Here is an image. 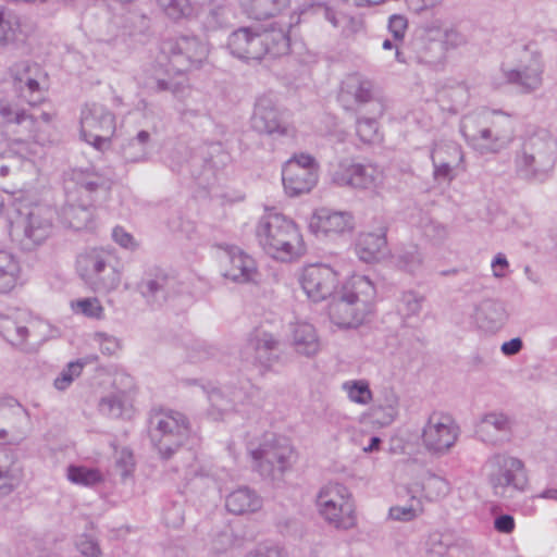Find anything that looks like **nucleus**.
<instances>
[{
	"label": "nucleus",
	"mask_w": 557,
	"mask_h": 557,
	"mask_svg": "<svg viewBox=\"0 0 557 557\" xmlns=\"http://www.w3.org/2000/svg\"><path fill=\"white\" fill-rule=\"evenodd\" d=\"M376 289L364 275L347 281L329 306L331 321L343 329L358 327L373 314Z\"/></svg>",
	"instance_id": "f257e3e1"
},
{
	"label": "nucleus",
	"mask_w": 557,
	"mask_h": 557,
	"mask_svg": "<svg viewBox=\"0 0 557 557\" xmlns=\"http://www.w3.org/2000/svg\"><path fill=\"white\" fill-rule=\"evenodd\" d=\"M293 345L298 354L310 357L320 349V343L313 325L297 323L293 327Z\"/></svg>",
	"instance_id": "a19ab883"
},
{
	"label": "nucleus",
	"mask_w": 557,
	"mask_h": 557,
	"mask_svg": "<svg viewBox=\"0 0 557 557\" xmlns=\"http://www.w3.org/2000/svg\"><path fill=\"white\" fill-rule=\"evenodd\" d=\"M338 274L327 264L317 263L304 268L300 284L314 302L332 296L338 286Z\"/></svg>",
	"instance_id": "f3484780"
},
{
	"label": "nucleus",
	"mask_w": 557,
	"mask_h": 557,
	"mask_svg": "<svg viewBox=\"0 0 557 557\" xmlns=\"http://www.w3.org/2000/svg\"><path fill=\"white\" fill-rule=\"evenodd\" d=\"M251 129L273 139L292 136L294 129L284 112L270 96L257 99L250 117Z\"/></svg>",
	"instance_id": "9d476101"
},
{
	"label": "nucleus",
	"mask_w": 557,
	"mask_h": 557,
	"mask_svg": "<svg viewBox=\"0 0 557 557\" xmlns=\"http://www.w3.org/2000/svg\"><path fill=\"white\" fill-rule=\"evenodd\" d=\"M67 478L71 482L85 486L96 485L102 480L99 470L84 466H70L67 468Z\"/></svg>",
	"instance_id": "3c124183"
},
{
	"label": "nucleus",
	"mask_w": 557,
	"mask_h": 557,
	"mask_svg": "<svg viewBox=\"0 0 557 557\" xmlns=\"http://www.w3.org/2000/svg\"><path fill=\"white\" fill-rule=\"evenodd\" d=\"M99 410L103 414L119 418L123 413V400L117 395L103 397L99 403Z\"/></svg>",
	"instance_id": "e2e57ef3"
},
{
	"label": "nucleus",
	"mask_w": 557,
	"mask_h": 557,
	"mask_svg": "<svg viewBox=\"0 0 557 557\" xmlns=\"http://www.w3.org/2000/svg\"><path fill=\"white\" fill-rule=\"evenodd\" d=\"M424 496L430 500H437L445 497L449 491V483L442 476L429 474L422 483Z\"/></svg>",
	"instance_id": "603ef678"
},
{
	"label": "nucleus",
	"mask_w": 557,
	"mask_h": 557,
	"mask_svg": "<svg viewBox=\"0 0 557 557\" xmlns=\"http://www.w3.org/2000/svg\"><path fill=\"white\" fill-rule=\"evenodd\" d=\"M248 348L255 352V362L270 369L276 363L282 354L280 341L268 332H257L249 338Z\"/></svg>",
	"instance_id": "c756f323"
},
{
	"label": "nucleus",
	"mask_w": 557,
	"mask_h": 557,
	"mask_svg": "<svg viewBox=\"0 0 557 557\" xmlns=\"http://www.w3.org/2000/svg\"><path fill=\"white\" fill-rule=\"evenodd\" d=\"M440 100L449 99L451 101L450 110L454 112L459 111L469 98V91L465 84H457L454 87L444 89L438 92Z\"/></svg>",
	"instance_id": "6e6d98bb"
},
{
	"label": "nucleus",
	"mask_w": 557,
	"mask_h": 557,
	"mask_svg": "<svg viewBox=\"0 0 557 557\" xmlns=\"http://www.w3.org/2000/svg\"><path fill=\"white\" fill-rule=\"evenodd\" d=\"M226 509L234 515L256 512L262 507V498L248 486H242L226 496Z\"/></svg>",
	"instance_id": "c9c22d12"
},
{
	"label": "nucleus",
	"mask_w": 557,
	"mask_h": 557,
	"mask_svg": "<svg viewBox=\"0 0 557 557\" xmlns=\"http://www.w3.org/2000/svg\"><path fill=\"white\" fill-rule=\"evenodd\" d=\"M45 78L46 74L36 63L23 62L15 66L14 79L32 109L44 100L45 92L40 86V79Z\"/></svg>",
	"instance_id": "b1692460"
},
{
	"label": "nucleus",
	"mask_w": 557,
	"mask_h": 557,
	"mask_svg": "<svg viewBox=\"0 0 557 557\" xmlns=\"http://www.w3.org/2000/svg\"><path fill=\"white\" fill-rule=\"evenodd\" d=\"M317 505L323 518L335 528L348 530L355 525V505L343 504L339 507L331 500L317 502Z\"/></svg>",
	"instance_id": "4c0bfd02"
},
{
	"label": "nucleus",
	"mask_w": 557,
	"mask_h": 557,
	"mask_svg": "<svg viewBox=\"0 0 557 557\" xmlns=\"http://www.w3.org/2000/svg\"><path fill=\"white\" fill-rule=\"evenodd\" d=\"M357 114L356 132L358 137L363 143H374L379 137L376 117L380 115H372L369 113V109L361 110V112L358 111Z\"/></svg>",
	"instance_id": "de8ad7c7"
},
{
	"label": "nucleus",
	"mask_w": 557,
	"mask_h": 557,
	"mask_svg": "<svg viewBox=\"0 0 557 557\" xmlns=\"http://www.w3.org/2000/svg\"><path fill=\"white\" fill-rule=\"evenodd\" d=\"M282 181L289 196L309 193L318 181L314 159L309 154L289 159L283 166Z\"/></svg>",
	"instance_id": "2eb2a0df"
},
{
	"label": "nucleus",
	"mask_w": 557,
	"mask_h": 557,
	"mask_svg": "<svg viewBox=\"0 0 557 557\" xmlns=\"http://www.w3.org/2000/svg\"><path fill=\"white\" fill-rule=\"evenodd\" d=\"M255 470L272 483L282 482L298 460V453L290 440L281 435L265 436L251 451Z\"/></svg>",
	"instance_id": "7ed1b4c3"
},
{
	"label": "nucleus",
	"mask_w": 557,
	"mask_h": 557,
	"mask_svg": "<svg viewBox=\"0 0 557 557\" xmlns=\"http://www.w3.org/2000/svg\"><path fill=\"white\" fill-rule=\"evenodd\" d=\"M505 305L496 299H484L476 308V321L481 329L496 332L507 320Z\"/></svg>",
	"instance_id": "f704fd0d"
},
{
	"label": "nucleus",
	"mask_w": 557,
	"mask_h": 557,
	"mask_svg": "<svg viewBox=\"0 0 557 557\" xmlns=\"http://www.w3.org/2000/svg\"><path fill=\"white\" fill-rule=\"evenodd\" d=\"M148 432L160 458L169 460L186 443L191 428L184 413L170 410L151 414Z\"/></svg>",
	"instance_id": "20e7f679"
},
{
	"label": "nucleus",
	"mask_w": 557,
	"mask_h": 557,
	"mask_svg": "<svg viewBox=\"0 0 557 557\" xmlns=\"http://www.w3.org/2000/svg\"><path fill=\"white\" fill-rule=\"evenodd\" d=\"M66 197V203L60 212L62 223L75 231L89 228L94 221V206L79 200L73 193H67Z\"/></svg>",
	"instance_id": "bb28decb"
},
{
	"label": "nucleus",
	"mask_w": 557,
	"mask_h": 557,
	"mask_svg": "<svg viewBox=\"0 0 557 557\" xmlns=\"http://www.w3.org/2000/svg\"><path fill=\"white\" fill-rule=\"evenodd\" d=\"M110 27L114 28L112 34L101 37L99 41L116 45L119 40H124L126 36L136 37L146 35L150 28V20L143 13L127 12L121 16L114 17Z\"/></svg>",
	"instance_id": "5701e85b"
},
{
	"label": "nucleus",
	"mask_w": 557,
	"mask_h": 557,
	"mask_svg": "<svg viewBox=\"0 0 557 557\" xmlns=\"http://www.w3.org/2000/svg\"><path fill=\"white\" fill-rule=\"evenodd\" d=\"M76 547L85 557H100L101 549L98 542L90 535L83 534L76 541Z\"/></svg>",
	"instance_id": "0e129e2a"
},
{
	"label": "nucleus",
	"mask_w": 557,
	"mask_h": 557,
	"mask_svg": "<svg viewBox=\"0 0 557 557\" xmlns=\"http://www.w3.org/2000/svg\"><path fill=\"white\" fill-rule=\"evenodd\" d=\"M135 461L133 453L128 448H123L116 459V468L123 479H126L134 470Z\"/></svg>",
	"instance_id": "338daca9"
},
{
	"label": "nucleus",
	"mask_w": 557,
	"mask_h": 557,
	"mask_svg": "<svg viewBox=\"0 0 557 557\" xmlns=\"http://www.w3.org/2000/svg\"><path fill=\"white\" fill-rule=\"evenodd\" d=\"M136 289L151 308H161L177 293L175 277L157 267L144 273Z\"/></svg>",
	"instance_id": "dca6fc26"
},
{
	"label": "nucleus",
	"mask_w": 557,
	"mask_h": 557,
	"mask_svg": "<svg viewBox=\"0 0 557 557\" xmlns=\"http://www.w3.org/2000/svg\"><path fill=\"white\" fill-rule=\"evenodd\" d=\"M262 42L267 55L277 58L289 51V37L283 29L262 30Z\"/></svg>",
	"instance_id": "49530a36"
},
{
	"label": "nucleus",
	"mask_w": 557,
	"mask_h": 557,
	"mask_svg": "<svg viewBox=\"0 0 557 557\" xmlns=\"http://www.w3.org/2000/svg\"><path fill=\"white\" fill-rule=\"evenodd\" d=\"M423 262V256L417 246H409L397 256V264L403 270L414 273Z\"/></svg>",
	"instance_id": "5fc2aeb1"
},
{
	"label": "nucleus",
	"mask_w": 557,
	"mask_h": 557,
	"mask_svg": "<svg viewBox=\"0 0 557 557\" xmlns=\"http://www.w3.org/2000/svg\"><path fill=\"white\" fill-rule=\"evenodd\" d=\"M507 127L499 128L495 122H492L491 126L486 124L480 128L479 144L473 145L486 150L496 151L505 143L509 141L512 136L511 123L508 116L505 119Z\"/></svg>",
	"instance_id": "ea45409f"
},
{
	"label": "nucleus",
	"mask_w": 557,
	"mask_h": 557,
	"mask_svg": "<svg viewBox=\"0 0 557 557\" xmlns=\"http://www.w3.org/2000/svg\"><path fill=\"white\" fill-rule=\"evenodd\" d=\"M110 256L103 250L92 249L77 259V272L95 290H107L117 283L114 268L108 264Z\"/></svg>",
	"instance_id": "9b49d317"
},
{
	"label": "nucleus",
	"mask_w": 557,
	"mask_h": 557,
	"mask_svg": "<svg viewBox=\"0 0 557 557\" xmlns=\"http://www.w3.org/2000/svg\"><path fill=\"white\" fill-rule=\"evenodd\" d=\"M507 83L515 85L520 92L531 94L543 84V66L537 59L513 70L504 71Z\"/></svg>",
	"instance_id": "cd10ccee"
},
{
	"label": "nucleus",
	"mask_w": 557,
	"mask_h": 557,
	"mask_svg": "<svg viewBox=\"0 0 557 557\" xmlns=\"http://www.w3.org/2000/svg\"><path fill=\"white\" fill-rule=\"evenodd\" d=\"M230 269L224 272L226 278L236 283L253 282L258 274L256 261L239 248L228 251Z\"/></svg>",
	"instance_id": "473e14b6"
},
{
	"label": "nucleus",
	"mask_w": 557,
	"mask_h": 557,
	"mask_svg": "<svg viewBox=\"0 0 557 557\" xmlns=\"http://www.w3.org/2000/svg\"><path fill=\"white\" fill-rule=\"evenodd\" d=\"M428 557H469L468 550L441 534H433L428 542Z\"/></svg>",
	"instance_id": "a18cd8bd"
},
{
	"label": "nucleus",
	"mask_w": 557,
	"mask_h": 557,
	"mask_svg": "<svg viewBox=\"0 0 557 557\" xmlns=\"http://www.w3.org/2000/svg\"><path fill=\"white\" fill-rule=\"evenodd\" d=\"M345 387L348 391L349 398L357 404L367 405L372 399V392L364 381H355L351 385L346 383Z\"/></svg>",
	"instance_id": "bf43d9fd"
},
{
	"label": "nucleus",
	"mask_w": 557,
	"mask_h": 557,
	"mask_svg": "<svg viewBox=\"0 0 557 557\" xmlns=\"http://www.w3.org/2000/svg\"><path fill=\"white\" fill-rule=\"evenodd\" d=\"M511 430L510 419L502 412L486 413L476 425V434L487 443H496L507 436Z\"/></svg>",
	"instance_id": "72a5a7b5"
},
{
	"label": "nucleus",
	"mask_w": 557,
	"mask_h": 557,
	"mask_svg": "<svg viewBox=\"0 0 557 557\" xmlns=\"http://www.w3.org/2000/svg\"><path fill=\"white\" fill-rule=\"evenodd\" d=\"M150 88L157 92L170 91L175 97H180L185 92L186 86L173 79H156Z\"/></svg>",
	"instance_id": "69168bd1"
},
{
	"label": "nucleus",
	"mask_w": 557,
	"mask_h": 557,
	"mask_svg": "<svg viewBox=\"0 0 557 557\" xmlns=\"http://www.w3.org/2000/svg\"><path fill=\"white\" fill-rule=\"evenodd\" d=\"M399 398L393 387L385 386L380 391L371 414L381 425L391 424L398 414Z\"/></svg>",
	"instance_id": "e433bc0d"
},
{
	"label": "nucleus",
	"mask_w": 557,
	"mask_h": 557,
	"mask_svg": "<svg viewBox=\"0 0 557 557\" xmlns=\"http://www.w3.org/2000/svg\"><path fill=\"white\" fill-rule=\"evenodd\" d=\"M440 40L444 44V51L455 49L467 44V37L458 29L442 28L438 26Z\"/></svg>",
	"instance_id": "052dcab7"
},
{
	"label": "nucleus",
	"mask_w": 557,
	"mask_h": 557,
	"mask_svg": "<svg viewBox=\"0 0 557 557\" xmlns=\"http://www.w3.org/2000/svg\"><path fill=\"white\" fill-rule=\"evenodd\" d=\"M83 364L78 361L70 362L60 375L54 380V387L59 391H64L70 386L75 376L82 373Z\"/></svg>",
	"instance_id": "680f3d73"
},
{
	"label": "nucleus",
	"mask_w": 557,
	"mask_h": 557,
	"mask_svg": "<svg viewBox=\"0 0 557 557\" xmlns=\"http://www.w3.org/2000/svg\"><path fill=\"white\" fill-rule=\"evenodd\" d=\"M412 59L433 71H442L446 64L444 44L440 40L438 26H426L416 33L410 41Z\"/></svg>",
	"instance_id": "ddd939ff"
},
{
	"label": "nucleus",
	"mask_w": 557,
	"mask_h": 557,
	"mask_svg": "<svg viewBox=\"0 0 557 557\" xmlns=\"http://www.w3.org/2000/svg\"><path fill=\"white\" fill-rule=\"evenodd\" d=\"M21 267L13 253L0 250V294H7L16 285Z\"/></svg>",
	"instance_id": "37998d69"
},
{
	"label": "nucleus",
	"mask_w": 557,
	"mask_h": 557,
	"mask_svg": "<svg viewBox=\"0 0 557 557\" xmlns=\"http://www.w3.org/2000/svg\"><path fill=\"white\" fill-rule=\"evenodd\" d=\"M164 13L173 18L180 20L189 16L193 8L188 0H157Z\"/></svg>",
	"instance_id": "4d7b16f0"
},
{
	"label": "nucleus",
	"mask_w": 557,
	"mask_h": 557,
	"mask_svg": "<svg viewBox=\"0 0 557 557\" xmlns=\"http://www.w3.org/2000/svg\"><path fill=\"white\" fill-rule=\"evenodd\" d=\"M486 467L490 469L488 482L496 496L511 499L527 488L528 475L520 459L495 454L487 459Z\"/></svg>",
	"instance_id": "423d86ee"
},
{
	"label": "nucleus",
	"mask_w": 557,
	"mask_h": 557,
	"mask_svg": "<svg viewBox=\"0 0 557 557\" xmlns=\"http://www.w3.org/2000/svg\"><path fill=\"white\" fill-rule=\"evenodd\" d=\"M161 52L174 72L185 73L202 63L207 58L208 48L196 36H181L163 40Z\"/></svg>",
	"instance_id": "1a4fd4ad"
},
{
	"label": "nucleus",
	"mask_w": 557,
	"mask_h": 557,
	"mask_svg": "<svg viewBox=\"0 0 557 557\" xmlns=\"http://www.w3.org/2000/svg\"><path fill=\"white\" fill-rule=\"evenodd\" d=\"M386 226H380L377 232L361 233L356 243V253L364 262L379 260L386 248Z\"/></svg>",
	"instance_id": "2f4dec72"
},
{
	"label": "nucleus",
	"mask_w": 557,
	"mask_h": 557,
	"mask_svg": "<svg viewBox=\"0 0 557 557\" xmlns=\"http://www.w3.org/2000/svg\"><path fill=\"white\" fill-rule=\"evenodd\" d=\"M115 132V115L99 103L86 104L81 112V136L98 151L111 146Z\"/></svg>",
	"instance_id": "6e6552de"
},
{
	"label": "nucleus",
	"mask_w": 557,
	"mask_h": 557,
	"mask_svg": "<svg viewBox=\"0 0 557 557\" xmlns=\"http://www.w3.org/2000/svg\"><path fill=\"white\" fill-rule=\"evenodd\" d=\"M76 306L82 313L90 318H99L102 311V307L96 298L81 299Z\"/></svg>",
	"instance_id": "774afa93"
},
{
	"label": "nucleus",
	"mask_w": 557,
	"mask_h": 557,
	"mask_svg": "<svg viewBox=\"0 0 557 557\" xmlns=\"http://www.w3.org/2000/svg\"><path fill=\"white\" fill-rule=\"evenodd\" d=\"M260 395V389L249 382H246L238 388H234L230 392V398L224 397V393L221 389H214L209 394L211 407L216 409L221 414L226 413L235 409L238 404H249L252 406H260L257 399Z\"/></svg>",
	"instance_id": "a878e982"
},
{
	"label": "nucleus",
	"mask_w": 557,
	"mask_h": 557,
	"mask_svg": "<svg viewBox=\"0 0 557 557\" xmlns=\"http://www.w3.org/2000/svg\"><path fill=\"white\" fill-rule=\"evenodd\" d=\"M556 143L546 133L529 137L517 157L518 171L524 177H534L548 172L555 163Z\"/></svg>",
	"instance_id": "0eeeda50"
},
{
	"label": "nucleus",
	"mask_w": 557,
	"mask_h": 557,
	"mask_svg": "<svg viewBox=\"0 0 557 557\" xmlns=\"http://www.w3.org/2000/svg\"><path fill=\"white\" fill-rule=\"evenodd\" d=\"M338 100L346 110L356 112L369 109L372 115H382L383 104L373 97L372 83L354 74L342 84Z\"/></svg>",
	"instance_id": "4468645a"
},
{
	"label": "nucleus",
	"mask_w": 557,
	"mask_h": 557,
	"mask_svg": "<svg viewBox=\"0 0 557 557\" xmlns=\"http://www.w3.org/2000/svg\"><path fill=\"white\" fill-rule=\"evenodd\" d=\"M354 227L352 215L347 211H332L327 208L318 209L310 222V228L324 234L344 233Z\"/></svg>",
	"instance_id": "c85d7f7f"
},
{
	"label": "nucleus",
	"mask_w": 557,
	"mask_h": 557,
	"mask_svg": "<svg viewBox=\"0 0 557 557\" xmlns=\"http://www.w3.org/2000/svg\"><path fill=\"white\" fill-rule=\"evenodd\" d=\"M457 429L453 419L440 412L430 414L422 432V442L430 451L443 454L454 446Z\"/></svg>",
	"instance_id": "a211bd4d"
},
{
	"label": "nucleus",
	"mask_w": 557,
	"mask_h": 557,
	"mask_svg": "<svg viewBox=\"0 0 557 557\" xmlns=\"http://www.w3.org/2000/svg\"><path fill=\"white\" fill-rule=\"evenodd\" d=\"M288 4L289 0H243L248 16L258 21L280 14Z\"/></svg>",
	"instance_id": "79ce46f5"
},
{
	"label": "nucleus",
	"mask_w": 557,
	"mask_h": 557,
	"mask_svg": "<svg viewBox=\"0 0 557 557\" xmlns=\"http://www.w3.org/2000/svg\"><path fill=\"white\" fill-rule=\"evenodd\" d=\"M52 115L48 112L39 114L32 110H25L17 104L0 100V128L5 132L16 133L26 137H33L40 123H50Z\"/></svg>",
	"instance_id": "f8f14e48"
},
{
	"label": "nucleus",
	"mask_w": 557,
	"mask_h": 557,
	"mask_svg": "<svg viewBox=\"0 0 557 557\" xmlns=\"http://www.w3.org/2000/svg\"><path fill=\"white\" fill-rule=\"evenodd\" d=\"M150 141V134L147 131H140L137 135L127 140L121 147V154L125 162H144L148 158L147 146Z\"/></svg>",
	"instance_id": "c03bdc74"
},
{
	"label": "nucleus",
	"mask_w": 557,
	"mask_h": 557,
	"mask_svg": "<svg viewBox=\"0 0 557 557\" xmlns=\"http://www.w3.org/2000/svg\"><path fill=\"white\" fill-rule=\"evenodd\" d=\"M228 22V9L220 5L209 10L203 25L208 30H216L226 27Z\"/></svg>",
	"instance_id": "13d9d810"
},
{
	"label": "nucleus",
	"mask_w": 557,
	"mask_h": 557,
	"mask_svg": "<svg viewBox=\"0 0 557 557\" xmlns=\"http://www.w3.org/2000/svg\"><path fill=\"white\" fill-rule=\"evenodd\" d=\"M331 500V503L341 505H354L348 488L341 483H330L321 488L317 502Z\"/></svg>",
	"instance_id": "09e8293b"
},
{
	"label": "nucleus",
	"mask_w": 557,
	"mask_h": 557,
	"mask_svg": "<svg viewBox=\"0 0 557 557\" xmlns=\"http://www.w3.org/2000/svg\"><path fill=\"white\" fill-rule=\"evenodd\" d=\"M230 52L244 61H260L267 55L262 42V32L251 27H240L228 36Z\"/></svg>",
	"instance_id": "412c9836"
},
{
	"label": "nucleus",
	"mask_w": 557,
	"mask_h": 557,
	"mask_svg": "<svg viewBox=\"0 0 557 557\" xmlns=\"http://www.w3.org/2000/svg\"><path fill=\"white\" fill-rule=\"evenodd\" d=\"M65 189L73 193L79 200L94 203V195L106 190L107 180L94 169H73L66 173Z\"/></svg>",
	"instance_id": "aec40b11"
},
{
	"label": "nucleus",
	"mask_w": 557,
	"mask_h": 557,
	"mask_svg": "<svg viewBox=\"0 0 557 557\" xmlns=\"http://www.w3.org/2000/svg\"><path fill=\"white\" fill-rule=\"evenodd\" d=\"M256 237L264 252L281 261L300 257L306 251L298 226L277 212H267L260 218Z\"/></svg>",
	"instance_id": "f03ea898"
},
{
	"label": "nucleus",
	"mask_w": 557,
	"mask_h": 557,
	"mask_svg": "<svg viewBox=\"0 0 557 557\" xmlns=\"http://www.w3.org/2000/svg\"><path fill=\"white\" fill-rule=\"evenodd\" d=\"M0 335L12 346H24L29 335L26 313L16 310L12 314H1Z\"/></svg>",
	"instance_id": "7c9ffc66"
},
{
	"label": "nucleus",
	"mask_w": 557,
	"mask_h": 557,
	"mask_svg": "<svg viewBox=\"0 0 557 557\" xmlns=\"http://www.w3.org/2000/svg\"><path fill=\"white\" fill-rule=\"evenodd\" d=\"M38 148L36 143L14 139L5 151V157L0 159V177L18 176L22 171H33L35 169L33 157Z\"/></svg>",
	"instance_id": "6ab92c4d"
},
{
	"label": "nucleus",
	"mask_w": 557,
	"mask_h": 557,
	"mask_svg": "<svg viewBox=\"0 0 557 557\" xmlns=\"http://www.w3.org/2000/svg\"><path fill=\"white\" fill-rule=\"evenodd\" d=\"M487 120L488 114L486 112L470 114L462 120L460 132L471 145L479 144L480 128L486 124Z\"/></svg>",
	"instance_id": "8fccbe9b"
},
{
	"label": "nucleus",
	"mask_w": 557,
	"mask_h": 557,
	"mask_svg": "<svg viewBox=\"0 0 557 557\" xmlns=\"http://www.w3.org/2000/svg\"><path fill=\"white\" fill-rule=\"evenodd\" d=\"M33 30V25L23 22L17 16L5 17L0 11V45L24 44Z\"/></svg>",
	"instance_id": "58836bf2"
},
{
	"label": "nucleus",
	"mask_w": 557,
	"mask_h": 557,
	"mask_svg": "<svg viewBox=\"0 0 557 557\" xmlns=\"http://www.w3.org/2000/svg\"><path fill=\"white\" fill-rule=\"evenodd\" d=\"M52 210L44 206L20 209L10 222V236L23 250L41 245L52 228Z\"/></svg>",
	"instance_id": "39448f33"
},
{
	"label": "nucleus",
	"mask_w": 557,
	"mask_h": 557,
	"mask_svg": "<svg viewBox=\"0 0 557 557\" xmlns=\"http://www.w3.org/2000/svg\"><path fill=\"white\" fill-rule=\"evenodd\" d=\"M380 176V171L372 164L351 163L341 164L333 181L339 186L369 189L376 186Z\"/></svg>",
	"instance_id": "4be33fe9"
},
{
	"label": "nucleus",
	"mask_w": 557,
	"mask_h": 557,
	"mask_svg": "<svg viewBox=\"0 0 557 557\" xmlns=\"http://www.w3.org/2000/svg\"><path fill=\"white\" fill-rule=\"evenodd\" d=\"M431 159L435 180L451 181L453 169L462 162L463 153L461 147L454 141L440 143L433 148Z\"/></svg>",
	"instance_id": "393cba45"
},
{
	"label": "nucleus",
	"mask_w": 557,
	"mask_h": 557,
	"mask_svg": "<svg viewBox=\"0 0 557 557\" xmlns=\"http://www.w3.org/2000/svg\"><path fill=\"white\" fill-rule=\"evenodd\" d=\"M424 296L412 290L404 292L399 299L398 311L406 318L417 315L421 311Z\"/></svg>",
	"instance_id": "864d4df0"
}]
</instances>
